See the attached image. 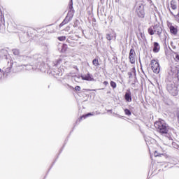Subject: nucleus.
Returning a JSON list of instances; mask_svg holds the SVG:
<instances>
[{
	"label": "nucleus",
	"instance_id": "nucleus-4",
	"mask_svg": "<svg viewBox=\"0 0 179 179\" xmlns=\"http://www.w3.org/2000/svg\"><path fill=\"white\" fill-rule=\"evenodd\" d=\"M145 6H146V0H141L136 9L137 15L141 19L145 17Z\"/></svg>",
	"mask_w": 179,
	"mask_h": 179
},
{
	"label": "nucleus",
	"instance_id": "nucleus-18",
	"mask_svg": "<svg viewBox=\"0 0 179 179\" xmlns=\"http://www.w3.org/2000/svg\"><path fill=\"white\" fill-rule=\"evenodd\" d=\"M57 40H59V41H65L66 40V36H59L57 38Z\"/></svg>",
	"mask_w": 179,
	"mask_h": 179
},
{
	"label": "nucleus",
	"instance_id": "nucleus-27",
	"mask_svg": "<svg viewBox=\"0 0 179 179\" xmlns=\"http://www.w3.org/2000/svg\"><path fill=\"white\" fill-rule=\"evenodd\" d=\"M66 43H69V44H71V41H69V39H67Z\"/></svg>",
	"mask_w": 179,
	"mask_h": 179
},
{
	"label": "nucleus",
	"instance_id": "nucleus-16",
	"mask_svg": "<svg viewBox=\"0 0 179 179\" xmlns=\"http://www.w3.org/2000/svg\"><path fill=\"white\" fill-rule=\"evenodd\" d=\"M92 65L94 66H100V63L99 62V59H94L92 60Z\"/></svg>",
	"mask_w": 179,
	"mask_h": 179
},
{
	"label": "nucleus",
	"instance_id": "nucleus-8",
	"mask_svg": "<svg viewBox=\"0 0 179 179\" xmlns=\"http://www.w3.org/2000/svg\"><path fill=\"white\" fill-rule=\"evenodd\" d=\"M5 16L2 14V10L0 9V30H5Z\"/></svg>",
	"mask_w": 179,
	"mask_h": 179
},
{
	"label": "nucleus",
	"instance_id": "nucleus-24",
	"mask_svg": "<svg viewBox=\"0 0 179 179\" xmlns=\"http://www.w3.org/2000/svg\"><path fill=\"white\" fill-rule=\"evenodd\" d=\"M176 78H177L178 80L179 81V69L177 71Z\"/></svg>",
	"mask_w": 179,
	"mask_h": 179
},
{
	"label": "nucleus",
	"instance_id": "nucleus-29",
	"mask_svg": "<svg viewBox=\"0 0 179 179\" xmlns=\"http://www.w3.org/2000/svg\"><path fill=\"white\" fill-rule=\"evenodd\" d=\"M71 89H73V87H70Z\"/></svg>",
	"mask_w": 179,
	"mask_h": 179
},
{
	"label": "nucleus",
	"instance_id": "nucleus-1",
	"mask_svg": "<svg viewBox=\"0 0 179 179\" xmlns=\"http://www.w3.org/2000/svg\"><path fill=\"white\" fill-rule=\"evenodd\" d=\"M149 150L153 153L155 157H159V159H160L158 163H162L164 159H167V154L164 153V150L162 146L158 144L155 143L152 145H149Z\"/></svg>",
	"mask_w": 179,
	"mask_h": 179
},
{
	"label": "nucleus",
	"instance_id": "nucleus-6",
	"mask_svg": "<svg viewBox=\"0 0 179 179\" xmlns=\"http://www.w3.org/2000/svg\"><path fill=\"white\" fill-rule=\"evenodd\" d=\"M150 66L154 73H159L160 72V64L156 59L151 60Z\"/></svg>",
	"mask_w": 179,
	"mask_h": 179
},
{
	"label": "nucleus",
	"instance_id": "nucleus-9",
	"mask_svg": "<svg viewBox=\"0 0 179 179\" xmlns=\"http://www.w3.org/2000/svg\"><path fill=\"white\" fill-rule=\"evenodd\" d=\"M177 0H171L170 2V6L168 7V9L170 8L172 9L171 12H176L177 11Z\"/></svg>",
	"mask_w": 179,
	"mask_h": 179
},
{
	"label": "nucleus",
	"instance_id": "nucleus-21",
	"mask_svg": "<svg viewBox=\"0 0 179 179\" xmlns=\"http://www.w3.org/2000/svg\"><path fill=\"white\" fill-rule=\"evenodd\" d=\"M106 38H107V40H109V41H110L113 40V36H111V35H110V34H107Z\"/></svg>",
	"mask_w": 179,
	"mask_h": 179
},
{
	"label": "nucleus",
	"instance_id": "nucleus-3",
	"mask_svg": "<svg viewBox=\"0 0 179 179\" xmlns=\"http://www.w3.org/2000/svg\"><path fill=\"white\" fill-rule=\"evenodd\" d=\"M69 8L70 10L68 12L67 15L63 22L59 25V27L65 26V24H67V23H69V22L72 20V17H73V14L75 13V10H73V3L72 1L69 3Z\"/></svg>",
	"mask_w": 179,
	"mask_h": 179
},
{
	"label": "nucleus",
	"instance_id": "nucleus-31",
	"mask_svg": "<svg viewBox=\"0 0 179 179\" xmlns=\"http://www.w3.org/2000/svg\"><path fill=\"white\" fill-rule=\"evenodd\" d=\"M0 72H1V69H0Z\"/></svg>",
	"mask_w": 179,
	"mask_h": 179
},
{
	"label": "nucleus",
	"instance_id": "nucleus-23",
	"mask_svg": "<svg viewBox=\"0 0 179 179\" xmlns=\"http://www.w3.org/2000/svg\"><path fill=\"white\" fill-rule=\"evenodd\" d=\"M74 89L76 92H80V86L79 85L76 86Z\"/></svg>",
	"mask_w": 179,
	"mask_h": 179
},
{
	"label": "nucleus",
	"instance_id": "nucleus-15",
	"mask_svg": "<svg viewBox=\"0 0 179 179\" xmlns=\"http://www.w3.org/2000/svg\"><path fill=\"white\" fill-rule=\"evenodd\" d=\"M169 29H170V31H171V33H172V34H175V35L177 34L178 30H177V28H175L174 26L170 25Z\"/></svg>",
	"mask_w": 179,
	"mask_h": 179
},
{
	"label": "nucleus",
	"instance_id": "nucleus-19",
	"mask_svg": "<svg viewBox=\"0 0 179 179\" xmlns=\"http://www.w3.org/2000/svg\"><path fill=\"white\" fill-rule=\"evenodd\" d=\"M110 86L113 89H115V87H117V83L114 81H110Z\"/></svg>",
	"mask_w": 179,
	"mask_h": 179
},
{
	"label": "nucleus",
	"instance_id": "nucleus-10",
	"mask_svg": "<svg viewBox=\"0 0 179 179\" xmlns=\"http://www.w3.org/2000/svg\"><path fill=\"white\" fill-rule=\"evenodd\" d=\"M152 51L155 53L159 52V51H160V45L157 42H154Z\"/></svg>",
	"mask_w": 179,
	"mask_h": 179
},
{
	"label": "nucleus",
	"instance_id": "nucleus-13",
	"mask_svg": "<svg viewBox=\"0 0 179 179\" xmlns=\"http://www.w3.org/2000/svg\"><path fill=\"white\" fill-rule=\"evenodd\" d=\"M169 10L171 15H173V16H174L176 22H179V14H177L176 12L171 11V9H170V8H169Z\"/></svg>",
	"mask_w": 179,
	"mask_h": 179
},
{
	"label": "nucleus",
	"instance_id": "nucleus-25",
	"mask_svg": "<svg viewBox=\"0 0 179 179\" xmlns=\"http://www.w3.org/2000/svg\"><path fill=\"white\" fill-rule=\"evenodd\" d=\"M104 86H108V81H104L103 83Z\"/></svg>",
	"mask_w": 179,
	"mask_h": 179
},
{
	"label": "nucleus",
	"instance_id": "nucleus-12",
	"mask_svg": "<svg viewBox=\"0 0 179 179\" xmlns=\"http://www.w3.org/2000/svg\"><path fill=\"white\" fill-rule=\"evenodd\" d=\"M82 79L83 80H89V81L93 80V78L92 77V75H90V73H87V75L82 76Z\"/></svg>",
	"mask_w": 179,
	"mask_h": 179
},
{
	"label": "nucleus",
	"instance_id": "nucleus-11",
	"mask_svg": "<svg viewBox=\"0 0 179 179\" xmlns=\"http://www.w3.org/2000/svg\"><path fill=\"white\" fill-rule=\"evenodd\" d=\"M124 99L126 101H128V103H131V101H132V96L131 95V93L126 92L124 95Z\"/></svg>",
	"mask_w": 179,
	"mask_h": 179
},
{
	"label": "nucleus",
	"instance_id": "nucleus-28",
	"mask_svg": "<svg viewBox=\"0 0 179 179\" xmlns=\"http://www.w3.org/2000/svg\"><path fill=\"white\" fill-rule=\"evenodd\" d=\"M8 71H10V68H8Z\"/></svg>",
	"mask_w": 179,
	"mask_h": 179
},
{
	"label": "nucleus",
	"instance_id": "nucleus-26",
	"mask_svg": "<svg viewBox=\"0 0 179 179\" xmlns=\"http://www.w3.org/2000/svg\"><path fill=\"white\" fill-rule=\"evenodd\" d=\"M176 59L178 61H179V55H176Z\"/></svg>",
	"mask_w": 179,
	"mask_h": 179
},
{
	"label": "nucleus",
	"instance_id": "nucleus-2",
	"mask_svg": "<svg viewBox=\"0 0 179 179\" xmlns=\"http://www.w3.org/2000/svg\"><path fill=\"white\" fill-rule=\"evenodd\" d=\"M154 125L157 132L161 134V135H167V134H169V131H170V127L163 120L159 119Z\"/></svg>",
	"mask_w": 179,
	"mask_h": 179
},
{
	"label": "nucleus",
	"instance_id": "nucleus-20",
	"mask_svg": "<svg viewBox=\"0 0 179 179\" xmlns=\"http://www.w3.org/2000/svg\"><path fill=\"white\" fill-rule=\"evenodd\" d=\"M124 114L126 115H131V110H129V109H124Z\"/></svg>",
	"mask_w": 179,
	"mask_h": 179
},
{
	"label": "nucleus",
	"instance_id": "nucleus-30",
	"mask_svg": "<svg viewBox=\"0 0 179 179\" xmlns=\"http://www.w3.org/2000/svg\"><path fill=\"white\" fill-rule=\"evenodd\" d=\"M63 45H66L64 44Z\"/></svg>",
	"mask_w": 179,
	"mask_h": 179
},
{
	"label": "nucleus",
	"instance_id": "nucleus-5",
	"mask_svg": "<svg viewBox=\"0 0 179 179\" xmlns=\"http://www.w3.org/2000/svg\"><path fill=\"white\" fill-rule=\"evenodd\" d=\"M148 31L150 36H153L157 33V36L160 38L162 37V33H163V28L160 24H157L148 28Z\"/></svg>",
	"mask_w": 179,
	"mask_h": 179
},
{
	"label": "nucleus",
	"instance_id": "nucleus-17",
	"mask_svg": "<svg viewBox=\"0 0 179 179\" xmlns=\"http://www.w3.org/2000/svg\"><path fill=\"white\" fill-rule=\"evenodd\" d=\"M170 93L172 94V96H178V90L175 89L170 91Z\"/></svg>",
	"mask_w": 179,
	"mask_h": 179
},
{
	"label": "nucleus",
	"instance_id": "nucleus-7",
	"mask_svg": "<svg viewBox=\"0 0 179 179\" xmlns=\"http://www.w3.org/2000/svg\"><path fill=\"white\" fill-rule=\"evenodd\" d=\"M129 59L130 64H135L136 62V52H135V50L131 49L129 51Z\"/></svg>",
	"mask_w": 179,
	"mask_h": 179
},
{
	"label": "nucleus",
	"instance_id": "nucleus-14",
	"mask_svg": "<svg viewBox=\"0 0 179 179\" xmlns=\"http://www.w3.org/2000/svg\"><path fill=\"white\" fill-rule=\"evenodd\" d=\"M90 115H93V114L87 113L86 115H83L78 118V121L80 122V121H82L83 120H86V118H87V117H90Z\"/></svg>",
	"mask_w": 179,
	"mask_h": 179
},
{
	"label": "nucleus",
	"instance_id": "nucleus-22",
	"mask_svg": "<svg viewBox=\"0 0 179 179\" xmlns=\"http://www.w3.org/2000/svg\"><path fill=\"white\" fill-rule=\"evenodd\" d=\"M14 55H19V50H13Z\"/></svg>",
	"mask_w": 179,
	"mask_h": 179
}]
</instances>
